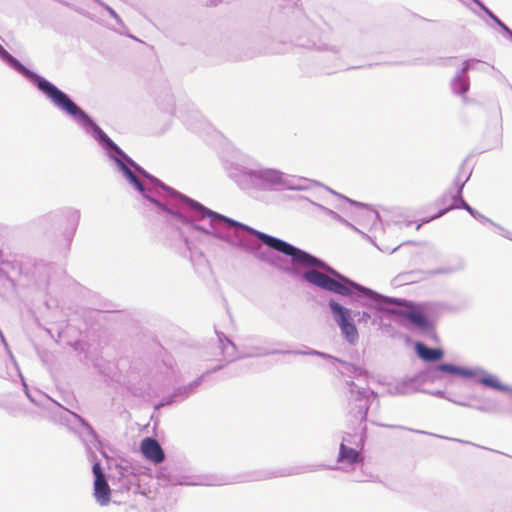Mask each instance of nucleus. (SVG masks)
Returning <instances> with one entry per match:
<instances>
[{
  "label": "nucleus",
  "instance_id": "nucleus-28",
  "mask_svg": "<svg viewBox=\"0 0 512 512\" xmlns=\"http://www.w3.org/2000/svg\"><path fill=\"white\" fill-rule=\"evenodd\" d=\"M319 207V209H321L325 214H327L328 216H330L331 218H333L334 220L338 221L339 223L341 224H344L350 228H352L353 230L355 231H358V229L352 225L350 222H348L347 220H345L341 215H339L337 212L327 208V207H324L320 204L317 205Z\"/></svg>",
  "mask_w": 512,
  "mask_h": 512
},
{
  "label": "nucleus",
  "instance_id": "nucleus-50",
  "mask_svg": "<svg viewBox=\"0 0 512 512\" xmlns=\"http://www.w3.org/2000/svg\"><path fill=\"white\" fill-rule=\"evenodd\" d=\"M421 225H422V223L417 224V226H416V230L420 229Z\"/></svg>",
  "mask_w": 512,
  "mask_h": 512
},
{
  "label": "nucleus",
  "instance_id": "nucleus-39",
  "mask_svg": "<svg viewBox=\"0 0 512 512\" xmlns=\"http://www.w3.org/2000/svg\"><path fill=\"white\" fill-rule=\"evenodd\" d=\"M451 402H452V403H455V404H457V405H459V406L472 407V406H471L469 403H467V402L457 401V400H455V399H453V398L451 399Z\"/></svg>",
  "mask_w": 512,
  "mask_h": 512
},
{
  "label": "nucleus",
  "instance_id": "nucleus-26",
  "mask_svg": "<svg viewBox=\"0 0 512 512\" xmlns=\"http://www.w3.org/2000/svg\"><path fill=\"white\" fill-rule=\"evenodd\" d=\"M25 394L28 399L36 406H43L44 402H49L51 399L39 390L30 391L28 386L23 383Z\"/></svg>",
  "mask_w": 512,
  "mask_h": 512
},
{
  "label": "nucleus",
  "instance_id": "nucleus-33",
  "mask_svg": "<svg viewBox=\"0 0 512 512\" xmlns=\"http://www.w3.org/2000/svg\"><path fill=\"white\" fill-rule=\"evenodd\" d=\"M92 473H93L94 479H105L106 478L99 461H95L93 463Z\"/></svg>",
  "mask_w": 512,
  "mask_h": 512
},
{
  "label": "nucleus",
  "instance_id": "nucleus-17",
  "mask_svg": "<svg viewBox=\"0 0 512 512\" xmlns=\"http://www.w3.org/2000/svg\"><path fill=\"white\" fill-rule=\"evenodd\" d=\"M420 391L421 389L416 383L415 376L389 384L388 387V394L390 395H409Z\"/></svg>",
  "mask_w": 512,
  "mask_h": 512
},
{
  "label": "nucleus",
  "instance_id": "nucleus-10",
  "mask_svg": "<svg viewBox=\"0 0 512 512\" xmlns=\"http://www.w3.org/2000/svg\"><path fill=\"white\" fill-rule=\"evenodd\" d=\"M480 63L482 62L475 58L467 59L462 63L461 69L456 72L450 82L451 90L455 95L462 96L465 99V95L470 89L468 72L474 69L483 71L482 68L477 66Z\"/></svg>",
  "mask_w": 512,
  "mask_h": 512
},
{
  "label": "nucleus",
  "instance_id": "nucleus-42",
  "mask_svg": "<svg viewBox=\"0 0 512 512\" xmlns=\"http://www.w3.org/2000/svg\"><path fill=\"white\" fill-rule=\"evenodd\" d=\"M452 195H453V194H450V193L444 194V195L441 197L440 201H441L443 204H445V203L447 202V200H448V199H450V200H451V196H452Z\"/></svg>",
  "mask_w": 512,
  "mask_h": 512
},
{
  "label": "nucleus",
  "instance_id": "nucleus-8",
  "mask_svg": "<svg viewBox=\"0 0 512 512\" xmlns=\"http://www.w3.org/2000/svg\"><path fill=\"white\" fill-rule=\"evenodd\" d=\"M80 215L79 209L64 207L50 214V218L55 225L63 229V236L70 243L79 225Z\"/></svg>",
  "mask_w": 512,
  "mask_h": 512
},
{
  "label": "nucleus",
  "instance_id": "nucleus-51",
  "mask_svg": "<svg viewBox=\"0 0 512 512\" xmlns=\"http://www.w3.org/2000/svg\"><path fill=\"white\" fill-rule=\"evenodd\" d=\"M189 126H190L191 129L196 130V127H194L193 124H189Z\"/></svg>",
  "mask_w": 512,
  "mask_h": 512
},
{
  "label": "nucleus",
  "instance_id": "nucleus-34",
  "mask_svg": "<svg viewBox=\"0 0 512 512\" xmlns=\"http://www.w3.org/2000/svg\"><path fill=\"white\" fill-rule=\"evenodd\" d=\"M420 392H424L439 398H444L451 402V397L448 396V394L444 390H435V391H428V390H421Z\"/></svg>",
  "mask_w": 512,
  "mask_h": 512
},
{
  "label": "nucleus",
  "instance_id": "nucleus-16",
  "mask_svg": "<svg viewBox=\"0 0 512 512\" xmlns=\"http://www.w3.org/2000/svg\"><path fill=\"white\" fill-rule=\"evenodd\" d=\"M415 353L421 360L431 365L442 360L445 355L442 348L430 347L422 342H416Z\"/></svg>",
  "mask_w": 512,
  "mask_h": 512
},
{
  "label": "nucleus",
  "instance_id": "nucleus-22",
  "mask_svg": "<svg viewBox=\"0 0 512 512\" xmlns=\"http://www.w3.org/2000/svg\"><path fill=\"white\" fill-rule=\"evenodd\" d=\"M204 379H205V374H202L201 376L196 378L191 383L176 388L173 392H174V396H176V398L178 399V402L184 401L192 393H194L196 391V389L202 384Z\"/></svg>",
  "mask_w": 512,
  "mask_h": 512
},
{
  "label": "nucleus",
  "instance_id": "nucleus-1",
  "mask_svg": "<svg viewBox=\"0 0 512 512\" xmlns=\"http://www.w3.org/2000/svg\"><path fill=\"white\" fill-rule=\"evenodd\" d=\"M253 238L289 257L291 266L285 270L291 275L322 290L350 297L364 307L399 316L421 331L433 329L432 321L413 302L382 295L346 277L313 254L220 213V240L258 253Z\"/></svg>",
  "mask_w": 512,
  "mask_h": 512
},
{
  "label": "nucleus",
  "instance_id": "nucleus-23",
  "mask_svg": "<svg viewBox=\"0 0 512 512\" xmlns=\"http://www.w3.org/2000/svg\"><path fill=\"white\" fill-rule=\"evenodd\" d=\"M464 166H465V161L461 165L458 175L454 180V186L456 188V192H455V194H453L451 196V201H452L451 204H456L457 202L464 200L463 196H462V192H463L466 182L469 180V178L471 176V172H469L466 175L462 174V171L464 170Z\"/></svg>",
  "mask_w": 512,
  "mask_h": 512
},
{
  "label": "nucleus",
  "instance_id": "nucleus-14",
  "mask_svg": "<svg viewBox=\"0 0 512 512\" xmlns=\"http://www.w3.org/2000/svg\"><path fill=\"white\" fill-rule=\"evenodd\" d=\"M140 449L143 456L154 464H160L165 460V453L161 445L152 437L144 438L141 441Z\"/></svg>",
  "mask_w": 512,
  "mask_h": 512
},
{
  "label": "nucleus",
  "instance_id": "nucleus-46",
  "mask_svg": "<svg viewBox=\"0 0 512 512\" xmlns=\"http://www.w3.org/2000/svg\"><path fill=\"white\" fill-rule=\"evenodd\" d=\"M54 405L56 406H59V408L62 410V415L60 416V419H62V417L64 416V411L66 410L65 408H63L62 406L59 405V403L57 402H54ZM63 422V420H61Z\"/></svg>",
  "mask_w": 512,
  "mask_h": 512
},
{
  "label": "nucleus",
  "instance_id": "nucleus-2",
  "mask_svg": "<svg viewBox=\"0 0 512 512\" xmlns=\"http://www.w3.org/2000/svg\"><path fill=\"white\" fill-rule=\"evenodd\" d=\"M0 59L28 80L55 108L70 117L102 148L104 155L127 183L137 191L144 205L163 220L172 208V187L135 162L72 97L54 83L26 67L0 44Z\"/></svg>",
  "mask_w": 512,
  "mask_h": 512
},
{
  "label": "nucleus",
  "instance_id": "nucleus-43",
  "mask_svg": "<svg viewBox=\"0 0 512 512\" xmlns=\"http://www.w3.org/2000/svg\"><path fill=\"white\" fill-rule=\"evenodd\" d=\"M287 2L286 6H294L297 4L298 0H284Z\"/></svg>",
  "mask_w": 512,
  "mask_h": 512
},
{
  "label": "nucleus",
  "instance_id": "nucleus-52",
  "mask_svg": "<svg viewBox=\"0 0 512 512\" xmlns=\"http://www.w3.org/2000/svg\"><path fill=\"white\" fill-rule=\"evenodd\" d=\"M365 431H366V427L364 426V427L362 428V432H363V433H365Z\"/></svg>",
  "mask_w": 512,
  "mask_h": 512
},
{
  "label": "nucleus",
  "instance_id": "nucleus-12",
  "mask_svg": "<svg viewBox=\"0 0 512 512\" xmlns=\"http://www.w3.org/2000/svg\"><path fill=\"white\" fill-rule=\"evenodd\" d=\"M111 478L113 485H115L114 480L117 479L119 488L127 492L136 484L137 481V476L133 467L127 462L116 464L115 468L112 470Z\"/></svg>",
  "mask_w": 512,
  "mask_h": 512
},
{
  "label": "nucleus",
  "instance_id": "nucleus-7",
  "mask_svg": "<svg viewBox=\"0 0 512 512\" xmlns=\"http://www.w3.org/2000/svg\"><path fill=\"white\" fill-rule=\"evenodd\" d=\"M63 423L78 437L86 447L88 453H93L97 447L99 438L93 427L80 415L69 410L64 411Z\"/></svg>",
  "mask_w": 512,
  "mask_h": 512
},
{
  "label": "nucleus",
  "instance_id": "nucleus-44",
  "mask_svg": "<svg viewBox=\"0 0 512 512\" xmlns=\"http://www.w3.org/2000/svg\"><path fill=\"white\" fill-rule=\"evenodd\" d=\"M0 338H1V342L5 345V347L8 348V344H7L5 337L1 330H0Z\"/></svg>",
  "mask_w": 512,
  "mask_h": 512
},
{
  "label": "nucleus",
  "instance_id": "nucleus-30",
  "mask_svg": "<svg viewBox=\"0 0 512 512\" xmlns=\"http://www.w3.org/2000/svg\"><path fill=\"white\" fill-rule=\"evenodd\" d=\"M473 408L484 413H497L499 410L497 403L493 401H489L483 405L473 406Z\"/></svg>",
  "mask_w": 512,
  "mask_h": 512
},
{
  "label": "nucleus",
  "instance_id": "nucleus-9",
  "mask_svg": "<svg viewBox=\"0 0 512 512\" xmlns=\"http://www.w3.org/2000/svg\"><path fill=\"white\" fill-rule=\"evenodd\" d=\"M300 45L330 53L335 60L340 62L349 55L347 41L342 38L326 40L321 37L317 41L308 40L307 43H300Z\"/></svg>",
  "mask_w": 512,
  "mask_h": 512
},
{
  "label": "nucleus",
  "instance_id": "nucleus-32",
  "mask_svg": "<svg viewBox=\"0 0 512 512\" xmlns=\"http://www.w3.org/2000/svg\"><path fill=\"white\" fill-rule=\"evenodd\" d=\"M100 5L109 13V15L113 19H115L117 24H119L120 26H124L122 19L120 18V16L117 14V12L112 7H110L109 5H107L103 2H101Z\"/></svg>",
  "mask_w": 512,
  "mask_h": 512
},
{
  "label": "nucleus",
  "instance_id": "nucleus-25",
  "mask_svg": "<svg viewBox=\"0 0 512 512\" xmlns=\"http://www.w3.org/2000/svg\"><path fill=\"white\" fill-rule=\"evenodd\" d=\"M302 25L311 35L316 34L317 30L324 32L325 29L322 25L327 26L320 16H316L313 19L305 18Z\"/></svg>",
  "mask_w": 512,
  "mask_h": 512
},
{
  "label": "nucleus",
  "instance_id": "nucleus-20",
  "mask_svg": "<svg viewBox=\"0 0 512 512\" xmlns=\"http://www.w3.org/2000/svg\"><path fill=\"white\" fill-rule=\"evenodd\" d=\"M94 496L101 505H107L110 501L111 489L105 479H94Z\"/></svg>",
  "mask_w": 512,
  "mask_h": 512
},
{
  "label": "nucleus",
  "instance_id": "nucleus-29",
  "mask_svg": "<svg viewBox=\"0 0 512 512\" xmlns=\"http://www.w3.org/2000/svg\"><path fill=\"white\" fill-rule=\"evenodd\" d=\"M464 267H465L464 262L462 260H460L455 266L439 268V269L432 271L431 274H433V275L451 274V273H455V272L463 270Z\"/></svg>",
  "mask_w": 512,
  "mask_h": 512
},
{
  "label": "nucleus",
  "instance_id": "nucleus-41",
  "mask_svg": "<svg viewBox=\"0 0 512 512\" xmlns=\"http://www.w3.org/2000/svg\"><path fill=\"white\" fill-rule=\"evenodd\" d=\"M351 438H352L351 434H346V435L343 437V439H342V442H341V443H345V444H346V443H349V444H351V443H353V442H352V440H351Z\"/></svg>",
  "mask_w": 512,
  "mask_h": 512
},
{
  "label": "nucleus",
  "instance_id": "nucleus-40",
  "mask_svg": "<svg viewBox=\"0 0 512 512\" xmlns=\"http://www.w3.org/2000/svg\"><path fill=\"white\" fill-rule=\"evenodd\" d=\"M223 367H224L223 365L215 366L214 368H212L211 370H208V371H207L206 373H204V374H205V376H206V375H208V374L215 373V372H217V371L221 370Z\"/></svg>",
  "mask_w": 512,
  "mask_h": 512
},
{
  "label": "nucleus",
  "instance_id": "nucleus-31",
  "mask_svg": "<svg viewBox=\"0 0 512 512\" xmlns=\"http://www.w3.org/2000/svg\"><path fill=\"white\" fill-rule=\"evenodd\" d=\"M174 402H178V399L176 398V396H174V392H173L169 396H167V397L163 398L161 401H159L155 405V409L163 408L165 406L173 404Z\"/></svg>",
  "mask_w": 512,
  "mask_h": 512
},
{
  "label": "nucleus",
  "instance_id": "nucleus-36",
  "mask_svg": "<svg viewBox=\"0 0 512 512\" xmlns=\"http://www.w3.org/2000/svg\"><path fill=\"white\" fill-rule=\"evenodd\" d=\"M354 316L357 317V322L358 323H361V322H365L366 323L371 318V314L366 312V311L356 312L354 314Z\"/></svg>",
  "mask_w": 512,
  "mask_h": 512
},
{
  "label": "nucleus",
  "instance_id": "nucleus-24",
  "mask_svg": "<svg viewBox=\"0 0 512 512\" xmlns=\"http://www.w3.org/2000/svg\"><path fill=\"white\" fill-rule=\"evenodd\" d=\"M512 41V30L495 15L481 0H472Z\"/></svg>",
  "mask_w": 512,
  "mask_h": 512
},
{
  "label": "nucleus",
  "instance_id": "nucleus-6",
  "mask_svg": "<svg viewBox=\"0 0 512 512\" xmlns=\"http://www.w3.org/2000/svg\"><path fill=\"white\" fill-rule=\"evenodd\" d=\"M328 307L344 340L350 345H356L359 341V333L352 317V311L334 299L329 300Z\"/></svg>",
  "mask_w": 512,
  "mask_h": 512
},
{
  "label": "nucleus",
  "instance_id": "nucleus-49",
  "mask_svg": "<svg viewBox=\"0 0 512 512\" xmlns=\"http://www.w3.org/2000/svg\"><path fill=\"white\" fill-rule=\"evenodd\" d=\"M343 68V65L341 63H339V65L337 66V69H342Z\"/></svg>",
  "mask_w": 512,
  "mask_h": 512
},
{
  "label": "nucleus",
  "instance_id": "nucleus-3",
  "mask_svg": "<svg viewBox=\"0 0 512 512\" xmlns=\"http://www.w3.org/2000/svg\"><path fill=\"white\" fill-rule=\"evenodd\" d=\"M228 174L240 188L245 190L272 192L279 189H306V186L298 183L301 181L300 179L288 177L279 169L266 167L259 163H232L228 169Z\"/></svg>",
  "mask_w": 512,
  "mask_h": 512
},
{
  "label": "nucleus",
  "instance_id": "nucleus-38",
  "mask_svg": "<svg viewBox=\"0 0 512 512\" xmlns=\"http://www.w3.org/2000/svg\"><path fill=\"white\" fill-rule=\"evenodd\" d=\"M492 225H493V226H495L496 228H498V230L500 231V234H501L503 237H505V238H507V239H509V240H511V241H512V233H511L510 231H508V230H507V229H505L504 227H502V226H500V225L496 224L495 222H494V224H492Z\"/></svg>",
  "mask_w": 512,
  "mask_h": 512
},
{
  "label": "nucleus",
  "instance_id": "nucleus-5",
  "mask_svg": "<svg viewBox=\"0 0 512 512\" xmlns=\"http://www.w3.org/2000/svg\"><path fill=\"white\" fill-rule=\"evenodd\" d=\"M485 373L482 368H468L453 363H438L426 367L415 376L416 383L420 388L424 383H435L447 379V384H451L450 376H458L462 378H472L476 375Z\"/></svg>",
  "mask_w": 512,
  "mask_h": 512
},
{
  "label": "nucleus",
  "instance_id": "nucleus-18",
  "mask_svg": "<svg viewBox=\"0 0 512 512\" xmlns=\"http://www.w3.org/2000/svg\"><path fill=\"white\" fill-rule=\"evenodd\" d=\"M362 461L363 457L357 449L349 447L345 443L340 444L337 457L338 463L354 465L361 463Z\"/></svg>",
  "mask_w": 512,
  "mask_h": 512
},
{
  "label": "nucleus",
  "instance_id": "nucleus-35",
  "mask_svg": "<svg viewBox=\"0 0 512 512\" xmlns=\"http://www.w3.org/2000/svg\"><path fill=\"white\" fill-rule=\"evenodd\" d=\"M373 424L381 426V427L391 428V429H404V430H409V431H412V432H415V433H421V434L425 433L424 431L409 429V428H406V427L401 426V425L378 424V423H375V422H373Z\"/></svg>",
  "mask_w": 512,
  "mask_h": 512
},
{
  "label": "nucleus",
  "instance_id": "nucleus-15",
  "mask_svg": "<svg viewBox=\"0 0 512 512\" xmlns=\"http://www.w3.org/2000/svg\"><path fill=\"white\" fill-rule=\"evenodd\" d=\"M453 209H464L476 220L494 224V222L491 219H489L486 216H484L483 214L479 213L476 209L471 207L465 200H461L460 202H457L456 204H450L446 208L440 209L435 215H433L430 218H428L427 220H425L424 223L435 220L437 218H440L444 214H446L448 211L453 210Z\"/></svg>",
  "mask_w": 512,
  "mask_h": 512
},
{
  "label": "nucleus",
  "instance_id": "nucleus-13",
  "mask_svg": "<svg viewBox=\"0 0 512 512\" xmlns=\"http://www.w3.org/2000/svg\"><path fill=\"white\" fill-rule=\"evenodd\" d=\"M294 353L296 355H310V356H318V357H321L324 359H332V360L340 363L343 366V368L345 370L342 372L343 374H349L350 376H353L355 378H359L361 376H366L368 374V372L365 369L361 368L360 366L353 364V363H349L345 360L334 357V356H332L328 353L322 352V351L308 349L305 351H294Z\"/></svg>",
  "mask_w": 512,
  "mask_h": 512
},
{
  "label": "nucleus",
  "instance_id": "nucleus-21",
  "mask_svg": "<svg viewBox=\"0 0 512 512\" xmlns=\"http://www.w3.org/2000/svg\"><path fill=\"white\" fill-rule=\"evenodd\" d=\"M216 334L220 343L222 353L226 357L230 358L229 361H233L235 359L240 358L239 356L241 354L237 355L236 344L232 340H230L224 333L216 332Z\"/></svg>",
  "mask_w": 512,
  "mask_h": 512
},
{
  "label": "nucleus",
  "instance_id": "nucleus-37",
  "mask_svg": "<svg viewBox=\"0 0 512 512\" xmlns=\"http://www.w3.org/2000/svg\"><path fill=\"white\" fill-rule=\"evenodd\" d=\"M258 257L264 261H267L271 264L275 263V257L271 255L269 252H259Z\"/></svg>",
  "mask_w": 512,
  "mask_h": 512
},
{
  "label": "nucleus",
  "instance_id": "nucleus-47",
  "mask_svg": "<svg viewBox=\"0 0 512 512\" xmlns=\"http://www.w3.org/2000/svg\"><path fill=\"white\" fill-rule=\"evenodd\" d=\"M193 117H194L195 119H198V118H200V114H199L198 112H194V113H193Z\"/></svg>",
  "mask_w": 512,
  "mask_h": 512
},
{
  "label": "nucleus",
  "instance_id": "nucleus-48",
  "mask_svg": "<svg viewBox=\"0 0 512 512\" xmlns=\"http://www.w3.org/2000/svg\"><path fill=\"white\" fill-rule=\"evenodd\" d=\"M363 441H364V440H363V436H360V438H359V443L361 444V446H363Z\"/></svg>",
  "mask_w": 512,
  "mask_h": 512
},
{
  "label": "nucleus",
  "instance_id": "nucleus-4",
  "mask_svg": "<svg viewBox=\"0 0 512 512\" xmlns=\"http://www.w3.org/2000/svg\"><path fill=\"white\" fill-rule=\"evenodd\" d=\"M348 389L347 409L349 422L352 426L362 424L367 420V415L373 401L379 406L378 394L373 390L358 386L354 381L347 380Z\"/></svg>",
  "mask_w": 512,
  "mask_h": 512
},
{
  "label": "nucleus",
  "instance_id": "nucleus-27",
  "mask_svg": "<svg viewBox=\"0 0 512 512\" xmlns=\"http://www.w3.org/2000/svg\"><path fill=\"white\" fill-rule=\"evenodd\" d=\"M342 198L345 199L347 202H349L351 205L365 208L366 209L367 218L369 220L373 221V224H375L377 221H379V219H380L379 213L376 210H374L372 208H369L368 205L363 204V203L358 202V201H355V200H352V199H349V198H347L345 196H342Z\"/></svg>",
  "mask_w": 512,
  "mask_h": 512
},
{
  "label": "nucleus",
  "instance_id": "nucleus-11",
  "mask_svg": "<svg viewBox=\"0 0 512 512\" xmlns=\"http://www.w3.org/2000/svg\"><path fill=\"white\" fill-rule=\"evenodd\" d=\"M257 338L254 336H247L243 338V343L241 344V355L239 357L245 358H253V357H262L273 354H295V350H270L265 346L257 345L255 342Z\"/></svg>",
  "mask_w": 512,
  "mask_h": 512
},
{
  "label": "nucleus",
  "instance_id": "nucleus-19",
  "mask_svg": "<svg viewBox=\"0 0 512 512\" xmlns=\"http://www.w3.org/2000/svg\"><path fill=\"white\" fill-rule=\"evenodd\" d=\"M478 382L494 390L509 393L511 399L510 414L512 416V386L501 383L496 376L486 372L483 373V376L478 379Z\"/></svg>",
  "mask_w": 512,
  "mask_h": 512
},
{
  "label": "nucleus",
  "instance_id": "nucleus-45",
  "mask_svg": "<svg viewBox=\"0 0 512 512\" xmlns=\"http://www.w3.org/2000/svg\"><path fill=\"white\" fill-rule=\"evenodd\" d=\"M54 405L56 406H59V408L62 410V415L60 416V419H62V417L64 416V411L66 410L65 408H63L62 406L59 405V403L57 402H54ZM63 422V420H61Z\"/></svg>",
  "mask_w": 512,
  "mask_h": 512
}]
</instances>
